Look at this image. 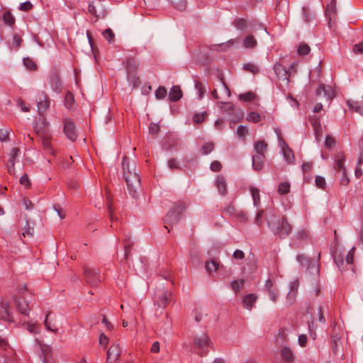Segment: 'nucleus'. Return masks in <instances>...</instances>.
Segmentation results:
<instances>
[{
	"label": "nucleus",
	"mask_w": 363,
	"mask_h": 363,
	"mask_svg": "<svg viewBox=\"0 0 363 363\" xmlns=\"http://www.w3.org/2000/svg\"><path fill=\"white\" fill-rule=\"evenodd\" d=\"M122 168L128 193L133 198L136 199L139 196L140 179L136 172L135 163L133 162L130 164L128 159L125 157L122 161Z\"/></svg>",
	"instance_id": "nucleus-1"
},
{
	"label": "nucleus",
	"mask_w": 363,
	"mask_h": 363,
	"mask_svg": "<svg viewBox=\"0 0 363 363\" xmlns=\"http://www.w3.org/2000/svg\"><path fill=\"white\" fill-rule=\"evenodd\" d=\"M34 129L39 135L43 147L47 152L55 155V150L51 146L50 136L47 133L46 128H41L38 124L34 126Z\"/></svg>",
	"instance_id": "nucleus-2"
},
{
	"label": "nucleus",
	"mask_w": 363,
	"mask_h": 363,
	"mask_svg": "<svg viewBox=\"0 0 363 363\" xmlns=\"http://www.w3.org/2000/svg\"><path fill=\"white\" fill-rule=\"evenodd\" d=\"M88 11L96 18L95 21L105 18L107 14L106 6L101 0L91 1L88 6Z\"/></svg>",
	"instance_id": "nucleus-3"
},
{
	"label": "nucleus",
	"mask_w": 363,
	"mask_h": 363,
	"mask_svg": "<svg viewBox=\"0 0 363 363\" xmlns=\"http://www.w3.org/2000/svg\"><path fill=\"white\" fill-rule=\"evenodd\" d=\"M269 225L274 234L278 235L281 238L289 235L291 231V227L285 218H283L275 225L271 224H269Z\"/></svg>",
	"instance_id": "nucleus-4"
},
{
	"label": "nucleus",
	"mask_w": 363,
	"mask_h": 363,
	"mask_svg": "<svg viewBox=\"0 0 363 363\" xmlns=\"http://www.w3.org/2000/svg\"><path fill=\"white\" fill-rule=\"evenodd\" d=\"M345 157L343 153L338 152L335 156V169L336 170L342 171V177L341 179V184L342 185H347L349 183V179L346 176V169L344 166Z\"/></svg>",
	"instance_id": "nucleus-5"
},
{
	"label": "nucleus",
	"mask_w": 363,
	"mask_h": 363,
	"mask_svg": "<svg viewBox=\"0 0 363 363\" xmlns=\"http://www.w3.org/2000/svg\"><path fill=\"white\" fill-rule=\"evenodd\" d=\"M137 67L138 63L134 60H130L127 63V79L133 88L137 87L140 84L139 77L134 73V70Z\"/></svg>",
	"instance_id": "nucleus-6"
},
{
	"label": "nucleus",
	"mask_w": 363,
	"mask_h": 363,
	"mask_svg": "<svg viewBox=\"0 0 363 363\" xmlns=\"http://www.w3.org/2000/svg\"><path fill=\"white\" fill-rule=\"evenodd\" d=\"M84 277L85 281L91 286H96L101 281L99 273L96 269L89 267L84 268Z\"/></svg>",
	"instance_id": "nucleus-7"
},
{
	"label": "nucleus",
	"mask_w": 363,
	"mask_h": 363,
	"mask_svg": "<svg viewBox=\"0 0 363 363\" xmlns=\"http://www.w3.org/2000/svg\"><path fill=\"white\" fill-rule=\"evenodd\" d=\"M209 345V338L205 334H202L201 335L198 336L194 339V345L197 349L201 350L199 352V354L201 356H203L207 353V348L208 347Z\"/></svg>",
	"instance_id": "nucleus-8"
},
{
	"label": "nucleus",
	"mask_w": 363,
	"mask_h": 363,
	"mask_svg": "<svg viewBox=\"0 0 363 363\" xmlns=\"http://www.w3.org/2000/svg\"><path fill=\"white\" fill-rule=\"evenodd\" d=\"M64 133L67 138L72 141H74L77 138V134L75 130V125L70 118H65L64 120Z\"/></svg>",
	"instance_id": "nucleus-9"
},
{
	"label": "nucleus",
	"mask_w": 363,
	"mask_h": 363,
	"mask_svg": "<svg viewBox=\"0 0 363 363\" xmlns=\"http://www.w3.org/2000/svg\"><path fill=\"white\" fill-rule=\"evenodd\" d=\"M279 147L281 149L282 155L289 164H293L295 161V157L293 151L288 147L285 141L280 138L279 139Z\"/></svg>",
	"instance_id": "nucleus-10"
},
{
	"label": "nucleus",
	"mask_w": 363,
	"mask_h": 363,
	"mask_svg": "<svg viewBox=\"0 0 363 363\" xmlns=\"http://www.w3.org/2000/svg\"><path fill=\"white\" fill-rule=\"evenodd\" d=\"M274 71L279 79L282 80L285 82L286 84H289V71L286 67L279 63H276L274 66Z\"/></svg>",
	"instance_id": "nucleus-11"
},
{
	"label": "nucleus",
	"mask_w": 363,
	"mask_h": 363,
	"mask_svg": "<svg viewBox=\"0 0 363 363\" xmlns=\"http://www.w3.org/2000/svg\"><path fill=\"white\" fill-rule=\"evenodd\" d=\"M0 318L7 322H12L13 320L10 310V305L7 302H0Z\"/></svg>",
	"instance_id": "nucleus-12"
},
{
	"label": "nucleus",
	"mask_w": 363,
	"mask_h": 363,
	"mask_svg": "<svg viewBox=\"0 0 363 363\" xmlns=\"http://www.w3.org/2000/svg\"><path fill=\"white\" fill-rule=\"evenodd\" d=\"M120 355V349L118 344H113L107 352L106 362L112 363L115 362Z\"/></svg>",
	"instance_id": "nucleus-13"
},
{
	"label": "nucleus",
	"mask_w": 363,
	"mask_h": 363,
	"mask_svg": "<svg viewBox=\"0 0 363 363\" xmlns=\"http://www.w3.org/2000/svg\"><path fill=\"white\" fill-rule=\"evenodd\" d=\"M49 105L50 101L48 97L44 93H41L39 95V101L37 104L38 113L43 115L48 108Z\"/></svg>",
	"instance_id": "nucleus-14"
},
{
	"label": "nucleus",
	"mask_w": 363,
	"mask_h": 363,
	"mask_svg": "<svg viewBox=\"0 0 363 363\" xmlns=\"http://www.w3.org/2000/svg\"><path fill=\"white\" fill-rule=\"evenodd\" d=\"M13 300L18 311L23 315H28L30 308L28 301L23 298H14Z\"/></svg>",
	"instance_id": "nucleus-15"
},
{
	"label": "nucleus",
	"mask_w": 363,
	"mask_h": 363,
	"mask_svg": "<svg viewBox=\"0 0 363 363\" xmlns=\"http://www.w3.org/2000/svg\"><path fill=\"white\" fill-rule=\"evenodd\" d=\"M257 299V296L255 294L246 295L242 300L243 307L247 310H251L255 306Z\"/></svg>",
	"instance_id": "nucleus-16"
},
{
	"label": "nucleus",
	"mask_w": 363,
	"mask_h": 363,
	"mask_svg": "<svg viewBox=\"0 0 363 363\" xmlns=\"http://www.w3.org/2000/svg\"><path fill=\"white\" fill-rule=\"evenodd\" d=\"M316 94L318 96L323 95L327 99H330L333 97V92L330 86L320 85L317 91Z\"/></svg>",
	"instance_id": "nucleus-17"
},
{
	"label": "nucleus",
	"mask_w": 363,
	"mask_h": 363,
	"mask_svg": "<svg viewBox=\"0 0 363 363\" xmlns=\"http://www.w3.org/2000/svg\"><path fill=\"white\" fill-rule=\"evenodd\" d=\"M280 354L283 360H284L285 362H291L294 360V352L288 347H284L280 351Z\"/></svg>",
	"instance_id": "nucleus-18"
},
{
	"label": "nucleus",
	"mask_w": 363,
	"mask_h": 363,
	"mask_svg": "<svg viewBox=\"0 0 363 363\" xmlns=\"http://www.w3.org/2000/svg\"><path fill=\"white\" fill-rule=\"evenodd\" d=\"M216 185L221 195L224 196L227 194L226 181L223 176H218L216 178Z\"/></svg>",
	"instance_id": "nucleus-19"
},
{
	"label": "nucleus",
	"mask_w": 363,
	"mask_h": 363,
	"mask_svg": "<svg viewBox=\"0 0 363 363\" xmlns=\"http://www.w3.org/2000/svg\"><path fill=\"white\" fill-rule=\"evenodd\" d=\"M169 96L172 101H177L180 99L182 96L180 88L177 86H174L169 91Z\"/></svg>",
	"instance_id": "nucleus-20"
},
{
	"label": "nucleus",
	"mask_w": 363,
	"mask_h": 363,
	"mask_svg": "<svg viewBox=\"0 0 363 363\" xmlns=\"http://www.w3.org/2000/svg\"><path fill=\"white\" fill-rule=\"evenodd\" d=\"M52 314L51 313H47L45 319L44 320V324L48 330L56 333L57 332V329L55 327V324L52 323Z\"/></svg>",
	"instance_id": "nucleus-21"
},
{
	"label": "nucleus",
	"mask_w": 363,
	"mask_h": 363,
	"mask_svg": "<svg viewBox=\"0 0 363 363\" xmlns=\"http://www.w3.org/2000/svg\"><path fill=\"white\" fill-rule=\"evenodd\" d=\"M242 44L244 48L252 49L256 47L257 42L253 35H248L244 38Z\"/></svg>",
	"instance_id": "nucleus-22"
},
{
	"label": "nucleus",
	"mask_w": 363,
	"mask_h": 363,
	"mask_svg": "<svg viewBox=\"0 0 363 363\" xmlns=\"http://www.w3.org/2000/svg\"><path fill=\"white\" fill-rule=\"evenodd\" d=\"M267 145L263 141H257L254 145V150L256 152L255 155H262L264 157V151L266 150Z\"/></svg>",
	"instance_id": "nucleus-23"
},
{
	"label": "nucleus",
	"mask_w": 363,
	"mask_h": 363,
	"mask_svg": "<svg viewBox=\"0 0 363 363\" xmlns=\"http://www.w3.org/2000/svg\"><path fill=\"white\" fill-rule=\"evenodd\" d=\"M264 157L260 155H254L252 157V167L255 170L259 171L263 167V159Z\"/></svg>",
	"instance_id": "nucleus-24"
},
{
	"label": "nucleus",
	"mask_w": 363,
	"mask_h": 363,
	"mask_svg": "<svg viewBox=\"0 0 363 363\" xmlns=\"http://www.w3.org/2000/svg\"><path fill=\"white\" fill-rule=\"evenodd\" d=\"M218 263L214 260H210L206 262L205 269L209 274L214 272H216L218 269Z\"/></svg>",
	"instance_id": "nucleus-25"
},
{
	"label": "nucleus",
	"mask_w": 363,
	"mask_h": 363,
	"mask_svg": "<svg viewBox=\"0 0 363 363\" xmlns=\"http://www.w3.org/2000/svg\"><path fill=\"white\" fill-rule=\"evenodd\" d=\"M298 287V281H294L291 283L290 291L289 292L286 298L290 301H293L296 296V291Z\"/></svg>",
	"instance_id": "nucleus-26"
},
{
	"label": "nucleus",
	"mask_w": 363,
	"mask_h": 363,
	"mask_svg": "<svg viewBox=\"0 0 363 363\" xmlns=\"http://www.w3.org/2000/svg\"><path fill=\"white\" fill-rule=\"evenodd\" d=\"M250 191H251L252 197L253 199L254 206L256 208H258V206H259V203H260L259 190L256 187H251Z\"/></svg>",
	"instance_id": "nucleus-27"
},
{
	"label": "nucleus",
	"mask_w": 363,
	"mask_h": 363,
	"mask_svg": "<svg viewBox=\"0 0 363 363\" xmlns=\"http://www.w3.org/2000/svg\"><path fill=\"white\" fill-rule=\"evenodd\" d=\"M194 86L198 94V99H201L206 91V86L199 81L195 82Z\"/></svg>",
	"instance_id": "nucleus-28"
},
{
	"label": "nucleus",
	"mask_w": 363,
	"mask_h": 363,
	"mask_svg": "<svg viewBox=\"0 0 363 363\" xmlns=\"http://www.w3.org/2000/svg\"><path fill=\"white\" fill-rule=\"evenodd\" d=\"M291 185L288 182H283L278 186L277 191L281 195H284L290 191Z\"/></svg>",
	"instance_id": "nucleus-29"
},
{
	"label": "nucleus",
	"mask_w": 363,
	"mask_h": 363,
	"mask_svg": "<svg viewBox=\"0 0 363 363\" xmlns=\"http://www.w3.org/2000/svg\"><path fill=\"white\" fill-rule=\"evenodd\" d=\"M347 104L350 108L352 110L355 111L359 115L363 116V106L357 101H350L347 102Z\"/></svg>",
	"instance_id": "nucleus-30"
},
{
	"label": "nucleus",
	"mask_w": 363,
	"mask_h": 363,
	"mask_svg": "<svg viewBox=\"0 0 363 363\" xmlns=\"http://www.w3.org/2000/svg\"><path fill=\"white\" fill-rule=\"evenodd\" d=\"M171 2L174 8L179 11H184L186 6V0H168Z\"/></svg>",
	"instance_id": "nucleus-31"
},
{
	"label": "nucleus",
	"mask_w": 363,
	"mask_h": 363,
	"mask_svg": "<svg viewBox=\"0 0 363 363\" xmlns=\"http://www.w3.org/2000/svg\"><path fill=\"white\" fill-rule=\"evenodd\" d=\"M3 21L9 26H12L15 23V18L10 11H6L3 14Z\"/></svg>",
	"instance_id": "nucleus-32"
},
{
	"label": "nucleus",
	"mask_w": 363,
	"mask_h": 363,
	"mask_svg": "<svg viewBox=\"0 0 363 363\" xmlns=\"http://www.w3.org/2000/svg\"><path fill=\"white\" fill-rule=\"evenodd\" d=\"M311 48L307 44L305 43H301L298 47L297 52L300 56H303L308 54Z\"/></svg>",
	"instance_id": "nucleus-33"
},
{
	"label": "nucleus",
	"mask_w": 363,
	"mask_h": 363,
	"mask_svg": "<svg viewBox=\"0 0 363 363\" xmlns=\"http://www.w3.org/2000/svg\"><path fill=\"white\" fill-rule=\"evenodd\" d=\"M220 91L222 97L224 96L228 98L230 96V91L223 80H220Z\"/></svg>",
	"instance_id": "nucleus-34"
},
{
	"label": "nucleus",
	"mask_w": 363,
	"mask_h": 363,
	"mask_svg": "<svg viewBox=\"0 0 363 363\" xmlns=\"http://www.w3.org/2000/svg\"><path fill=\"white\" fill-rule=\"evenodd\" d=\"M243 69L247 72H250L252 74H256L259 72V67L253 64V63H245L243 65Z\"/></svg>",
	"instance_id": "nucleus-35"
},
{
	"label": "nucleus",
	"mask_w": 363,
	"mask_h": 363,
	"mask_svg": "<svg viewBox=\"0 0 363 363\" xmlns=\"http://www.w3.org/2000/svg\"><path fill=\"white\" fill-rule=\"evenodd\" d=\"M248 133V129L245 125H239L237 128L236 133L240 139L244 140Z\"/></svg>",
	"instance_id": "nucleus-36"
},
{
	"label": "nucleus",
	"mask_w": 363,
	"mask_h": 363,
	"mask_svg": "<svg viewBox=\"0 0 363 363\" xmlns=\"http://www.w3.org/2000/svg\"><path fill=\"white\" fill-rule=\"evenodd\" d=\"M244 283V279L234 280L231 282V287L235 292H238L242 288Z\"/></svg>",
	"instance_id": "nucleus-37"
},
{
	"label": "nucleus",
	"mask_w": 363,
	"mask_h": 363,
	"mask_svg": "<svg viewBox=\"0 0 363 363\" xmlns=\"http://www.w3.org/2000/svg\"><path fill=\"white\" fill-rule=\"evenodd\" d=\"M65 100L66 107L69 109L72 108L74 102L72 94L68 91L65 95Z\"/></svg>",
	"instance_id": "nucleus-38"
},
{
	"label": "nucleus",
	"mask_w": 363,
	"mask_h": 363,
	"mask_svg": "<svg viewBox=\"0 0 363 363\" xmlns=\"http://www.w3.org/2000/svg\"><path fill=\"white\" fill-rule=\"evenodd\" d=\"M102 34L109 43H113L115 35L110 28L106 29Z\"/></svg>",
	"instance_id": "nucleus-39"
},
{
	"label": "nucleus",
	"mask_w": 363,
	"mask_h": 363,
	"mask_svg": "<svg viewBox=\"0 0 363 363\" xmlns=\"http://www.w3.org/2000/svg\"><path fill=\"white\" fill-rule=\"evenodd\" d=\"M24 325L26 326V328L28 330V331L31 334H37L40 332L39 328L35 324L26 323H24Z\"/></svg>",
	"instance_id": "nucleus-40"
},
{
	"label": "nucleus",
	"mask_w": 363,
	"mask_h": 363,
	"mask_svg": "<svg viewBox=\"0 0 363 363\" xmlns=\"http://www.w3.org/2000/svg\"><path fill=\"white\" fill-rule=\"evenodd\" d=\"M213 150V144L212 143H206L202 145L201 152L203 155H206L212 152Z\"/></svg>",
	"instance_id": "nucleus-41"
},
{
	"label": "nucleus",
	"mask_w": 363,
	"mask_h": 363,
	"mask_svg": "<svg viewBox=\"0 0 363 363\" xmlns=\"http://www.w3.org/2000/svg\"><path fill=\"white\" fill-rule=\"evenodd\" d=\"M234 25L237 29L243 30L247 27V21L243 18H239L235 21Z\"/></svg>",
	"instance_id": "nucleus-42"
},
{
	"label": "nucleus",
	"mask_w": 363,
	"mask_h": 363,
	"mask_svg": "<svg viewBox=\"0 0 363 363\" xmlns=\"http://www.w3.org/2000/svg\"><path fill=\"white\" fill-rule=\"evenodd\" d=\"M260 115L256 112L252 111L247 116V120L250 122L257 123L260 121Z\"/></svg>",
	"instance_id": "nucleus-43"
},
{
	"label": "nucleus",
	"mask_w": 363,
	"mask_h": 363,
	"mask_svg": "<svg viewBox=\"0 0 363 363\" xmlns=\"http://www.w3.org/2000/svg\"><path fill=\"white\" fill-rule=\"evenodd\" d=\"M23 65L30 70H34L37 67L35 62L28 57L23 59Z\"/></svg>",
	"instance_id": "nucleus-44"
},
{
	"label": "nucleus",
	"mask_w": 363,
	"mask_h": 363,
	"mask_svg": "<svg viewBox=\"0 0 363 363\" xmlns=\"http://www.w3.org/2000/svg\"><path fill=\"white\" fill-rule=\"evenodd\" d=\"M21 155V150L18 147H13L12 148L10 154V157L9 160H12L13 162H16V160L17 158L19 157Z\"/></svg>",
	"instance_id": "nucleus-45"
},
{
	"label": "nucleus",
	"mask_w": 363,
	"mask_h": 363,
	"mask_svg": "<svg viewBox=\"0 0 363 363\" xmlns=\"http://www.w3.org/2000/svg\"><path fill=\"white\" fill-rule=\"evenodd\" d=\"M167 95V90L164 87L160 86L155 91V97L157 99H164Z\"/></svg>",
	"instance_id": "nucleus-46"
},
{
	"label": "nucleus",
	"mask_w": 363,
	"mask_h": 363,
	"mask_svg": "<svg viewBox=\"0 0 363 363\" xmlns=\"http://www.w3.org/2000/svg\"><path fill=\"white\" fill-rule=\"evenodd\" d=\"M206 115V112L196 113L194 115L193 120L196 123H200L204 121Z\"/></svg>",
	"instance_id": "nucleus-47"
},
{
	"label": "nucleus",
	"mask_w": 363,
	"mask_h": 363,
	"mask_svg": "<svg viewBox=\"0 0 363 363\" xmlns=\"http://www.w3.org/2000/svg\"><path fill=\"white\" fill-rule=\"evenodd\" d=\"M255 98L253 93L249 91L239 96V99L244 101H251Z\"/></svg>",
	"instance_id": "nucleus-48"
},
{
	"label": "nucleus",
	"mask_w": 363,
	"mask_h": 363,
	"mask_svg": "<svg viewBox=\"0 0 363 363\" xmlns=\"http://www.w3.org/2000/svg\"><path fill=\"white\" fill-rule=\"evenodd\" d=\"M315 185L320 189H324L325 186V179L320 176H316L315 179Z\"/></svg>",
	"instance_id": "nucleus-49"
},
{
	"label": "nucleus",
	"mask_w": 363,
	"mask_h": 363,
	"mask_svg": "<svg viewBox=\"0 0 363 363\" xmlns=\"http://www.w3.org/2000/svg\"><path fill=\"white\" fill-rule=\"evenodd\" d=\"M325 145L328 149L334 147L335 145V141L334 138L328 135H326Z\"/></svg>",
	"instance_id": "nucleus-50"
},
{
	"label": "nucleus",
	"mask_w": 363,
	"mask_h": 363,
	"mask_svg": "<svg viewBox=\"0 0 363 363\" xmlns=\"http://www.w3.org/2000/svg\"><path fill=\"white\" fill-rule=\"evenodd\" d=\"M108 342H109L108 337L106 335H105L104 333H101L99 336V345L101 347H104V348H106L108 344Z\"/></svg>",
	"instance_id": "nucleus-51"
},
{
	"label": "nucleus",
	"mask_w": 363,
	"mask_h": 363,
	"mask_svg": "<svg viewBox=\"0 0 363 363\" xmlns=\"http://www.w3.org/2000/svg\"><path fill=\"white\" fill-rule=\"evenodd\" d=\"M52 89L56 92H60L62 90V84L57 78H54L52 83Z\"/></svg>",
	"instance_id": "nucleus-52"
},
{
	"label": "nucleus",
	"mask_w": 363,
	"mask_h": 363,
	"mask_svg": "<svg viewBox=\"0 0 363 363\" xmlns=\"http://www.w3.org/2000/svg\"><path fill=\"white\" fill-rule=\"evenodd\" d=\"M310 122L313 126V128L317 129L321 127L320 120L317 116L311 117Z\"/></svg>",
	"instance_id": "nucleus-53"
},
{
	"label": "nucleus",
	"mask_w": 363,
	"mask_h": 363,
	"mask_svg": "<svg viewBox=\"0 0 363 363\" xmlns=\"http://www.w3.org/2000/svg\"><path fill=\"white\" fill-rule=\"evenodd\" d=\"M334 261L337 266L338 267L339 269L343 270L345 269L344 267V260L341 256L335 255L334 256Z\"/></svg>",
	"instance_id": "nucleus-54"
},
{
	"label": "nucleus",
	"mask_w": 363,
	"mask_h": 363,
	"mask_svg": "<svg viewBox=\"0 0 363 363\" xmlns=\"http://www.w3.org/2000/svg\"><path fill=\"white\" fill-rule=\"evenodd\" d=\"M354 247H353L347 254L346 258H345V262L347 264H352L353 263L354 259Z\"/></svg>",
	"instance_id": "nucleus-55"
},
{
	"label": "nucleus",
	"mask_w": 363,
	"mask_h": 363,
	"mask_svg": "<svg viewBox=\"0 0 363 363\" xmlns=\"http://www.w3.org/2000/svg\"><path fill=\"white\" fill-rule=\"evenodd\" d=\"M267 291L268 295L270 297V299L273 302H276L277 301L278 297H279V294H278L277 291L274 289H270V290Z\"/></svg>",
	"instance_id": "nucleus-56"
},
{
	"label": "nucleus",
	"mask_w": 363,
	"mask_h": 363,
	"mask_svg": "<svg viewBox=\"0 0 363 363\" xmlns=\"http://www.w3.org/2000/svg\"><path fill=\"white\" fill-rule=\"evenodd\" d=\"M7 170L9 174H15V163L12 160H9L7 163Z\"/></svg>",
	"instance_id": "nucleus-57"
},
{
	"label": "nucleus",
	"mask_w": 363,
	"mask_h": 363,
	"mask_svg": "<svg viewBox=\"0 0 363 363\" xmlns=\"http://www.w3.org/2000/svg\"><path fill=\"white\" fill-rule=\"evenodd\" d=\"M160 131V125L157 123H152L149 126V132L150 134L155 135Z\"/></svg>",
	"instance_id": "nucleus-58"
},
{
	"label": "nucleus",
	"mask_w": 363,
	"mask_h": 363,
	"mask_svg": "<svg viewBox=\"0 0 363 363\" xmlns=\"http://www.w3.org/2000/svg\"><path fill=\"white\" fill-rule=\"evenodd\" d=\"M32 4L29 1H27L20 4L19 9L21 11H29L32 8Z\"/></svg>",
	"instance_id": "nucleus-59"
},
{
	"label": "nucleus",
	"mask_w": 363,
	"mask_h": 363,
	"mask_svg": "<svg viewBox=\"0 0 363 363\" xmlns=\"http://www.w3.org/2000/svg\"><path fill=\"white\" fill-rule=\"evenodd\" d=\"M9 131L5 129H0V140L2 142L9 140Z\"/></svg>",
	"instance_id": "nucleus-60"
},
{
	"label": "nucleus",
	"mask_w": 363,
	"mask_h": 363,
	"mask_svg": "<svg viewBox=\"0 0 363 363\" xmlns=\"http://www.w3.org/2000/svg\"><path fill=\"white\" fill-rule=\"evenodd\" d=\"M20 183L21 184L25 186L26 187H28L30 184V179L27 174H23L20 178Z\"/></svg>",
	"instance_id": "nucleus-61"
},
{
	"label": "nucleus",
	"mask_w": 363,
	"mask_h": 363,
	"mask_svg": "<svg viewBox=\"0 0 363 363\" xmlns=\"http://www.w3.org/2000/svg\"><path fill=\"white\" fill-rule=\"evenodd\" d=\"M262 216H263V211H262V210L258 211L256 214L255 218V221H254L255 224H256L257 225H260L262 224Z\"/></svg>",
	"instance_id": "nucleus-62"
},
{
	"label": "nucleus",
	"mask_w": 363,
	"mask_h": 363,
	"mask_svg": "<svg viewBox=\"0 0 363 363\" xmlns=\"http://www.w3.org/2000/svg\"><path fill=\"white\" fill-rule=\"evenodd\" d=\"M33 233V229L30 228L28 224H27V226H26L22 232L23 236H31Z\"/></svg>",
	"instance_id": "nucleus-63"
},
{
	"label": "nucleus",
	"mask_w": 363,
	"mask_h": 363,
	"mask_svg": "<svg viewBox=\"0 0 363 363\" xmlns=\"http://www.w3.org/2000/svg\"><path fill=\"white\" fill-rule=\"evenodd\" d=\"M212 171L218 172L221 169V164L218 161H213L210 166Z\"/></svg>",
	"instance_id": "nucleus-64"
}]
</instances>
